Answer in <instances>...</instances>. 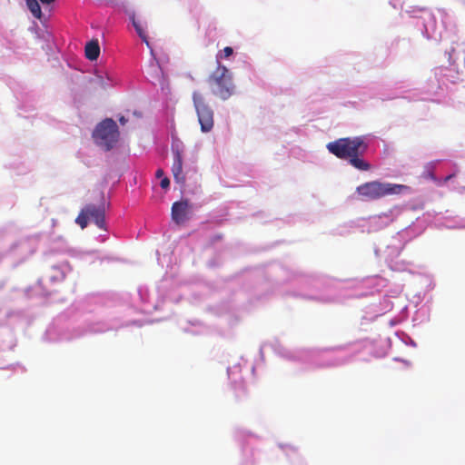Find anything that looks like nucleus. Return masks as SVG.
<instances>
[{
	"label": "nucleus",
	"instance_id": "nucleus-1",
	"mask_svg": "<svg viewBox=\"0 0 465 465\" xmlns=\"http://www.w3.org/2000/svg\"><path fill=\"white\" fill-rule=\"evenodd\" d=\"M368 148L367 143L361 136L340 138L327 144V149L336 157L349 160V163L356 169L368 171L371 165L361 156Z\"/></svg>",
	"mask_w": 465,
	"mask_h": 465
},
{
	"label": "nucleus",
	"instance_id": "nucleus-2",
	"mask_svg": "<svg viewBox=\"0 0 465 465\" xmlns=\"http://www.w3.org/2000/svg\"><path fill=\"white\" fill-rule=\"evenodd\" d=\"M207 82L212 93L222 100H227L234 94L235 85L232 74L221 63H218L215 70L209 75Z\"/></svg>",
	"mask_w": 465,
	"mask_h": 465
},
{
	"label": "nucleus",
	"instance_id": "nucleus-3",
	"mask_svg": "<svg viewBox=\"0 0 465 465\" xmlns=\"http://www.w3.org/2000/svg\"><path fill=\"white\" fill-rule=\"evenodd\" d=\"M408 187L402 184L372 181L362 183L356 188L358 194L365 200H377L387 195L400 194Z\"/></svg>",
	"mask_w": 465,
	"mask_h": 465
},
{
	"label": "nucleus",
	"instance_id": "nucleus-4",
	"mask_svg": "<svg viewBox=\"0 0 465 465\" xmlns=\"http://www.w3.org/2000/svg\"><path fill=\"white\" fill-rule=\"evenodd\" d=\"M119 131L113 119H105L99 123L93 132L94 143L104 151H110L117 143Z\"/></svg>",
	"mask_w": 465,
	"mask_h": 465
},
{
	"label": "nucleus",
	"instance_id": "nucleus-5",
	"mask_svg": "<svg viewBox=\"0 0 465 465\" xmlns=\"http://www.w3.org/2000/svg\"><path fill=\"white\" fill-rule=\"evenodd\" d=\"M193 102L197 113L202 132H210L213 129L214 123L213 109L206 103L203 95L197 91L193 93Z\"/></svg>",
	"mask_w": 465,
	"mask_h": 465
},
{
	"label": "nucleus",
	"instance_id": "nucleus-6",
	"mask_svg": "<svg viewBox=\"0 0 465 465\" xmlns=\"http://www.w3.org/2000/svg\"><path fill=\"white\" fill-rule=\"evenodd\" d=\"M92 220L100 229H105V212L104 206L86 204L75 219V223L84 229Z\"/></svg>",
	"mask_w": 465,
	"mask_h": 465
},
{
	"label": "nucleus",
	"instance_id": "nucleus-7",
	"mask_svg": "<svg viewBox=\"0 0 465 465\" xmlns=\"http://www.w3.org/2000/svg\"><path fill=\"white\" fill-rule=\"evenodd\" d=\"M190 205L187 200L175 202L172 205V220L178 225L189 220Z\"/></svg>",
	"mask_w": 465,
	"mask_h": 465
},
{
	"label": "nucleus",
	"instance_id": "nucleus-8",
	"mask_svg": "<svg viewBox=\"0 0 465 465\" xmlns=\"http://www.w3.org/2000/svg\"><path fill=\"white\" fill-rule=\"evenodd\" d=\"M172 173L176 183L183 184L185 176L183 173V157L179 150L173 151V163L172 165Z\"/></svg>",
	"mask_w": 465,
	"mask_h": 465
},
{
	"label": "nucleus",
	"instance_id": "nucleus-9",
	"mask_svg": "<svg viewBox=\"0 0 465 465\" xmlns=\"http://www.w3.org/2000/svg\"><path fill=\"white\" fill-rule=\"evenodd\" d=\"M85 56L90 61H95L100 54V46L97 40H92L85 45Z\"/></svg>",
	"mask_w": 465,
	"mask_h": 465
},
{
	"label": "nucleus",
	"instance_id": "nucleus-10",
	"mask_svg": "<svg viewBox=\"0 0 465 465\" xmlns=\"http://www.w3.org/2000/svg\"><path fill=\"white\" fill-rule=\"evenodd\" d=\"M26 5L32 15L35 17L40 19L42 17V11L40 5L37 0H25Z\"/></svg>",
	"mask_w": 465,
	"mask_h": 465
},
{
	"label": "nucleus",
	"instance_id": "nucleus-11",
	"mask_svg": "<svg viewBox=\"0 0 465 465\" xmlns=\"http://www.w3.org/2000/svg\"><path fill=\"white\" fill-rule=\"evenodd\" d=\"M132 21H133V25L134 26L138 35L149 46L147 35H146L143 26L141 25V24L139 22L135 21L134 16L132 17Z\"/></svg>",
	"mask_w": 465,
	"mask_h": 465
},
{
	"label": "nucleus",
	"instance_id": "nucleus-12",
	"mask_svg": "<svg viewBox=\"0 0 465 465\" xmlns=\"http://www.w3.org/2000/svg\"><path fill=\"white\" fill-rule=\"evenodd\" d=\"M233 54V49L230 46L224 47L222 51L218 52L216 54L217 64L221 63L222 59H226L230 57Z\"/></svg>",
	"mask_w": 465,
	"mask_h": 465
},
{
	"label": "nucleus",
	"instance_id": "nucleus-13",
	"mask_svg": "<svg viewBox=\"0 0 465 465\" xmlns=\"http://www.w3.org/2000/svg\"><path fill=\"white\" fill-rule=\"evenodd\" d=\"M150 67H151V70L155 74V77L159 78L160 73H161V69H160V66H159L158 63L152 64L150 65Z\"/></svg>",
	"mask_w": 465,
	"mask_h": 465
},
{
	"label": "nucleus",
	"instance_id": "nucleus-14",
	"mask_svg": "<svg viewBox=\"0 0 465 465\" xmlns=\"http://www.w3.org/2000/svg\"><path fill=\"white\" fill-rule=\"evenodd\" d=\"M160 185L163 189H167L170 185V180L167 177H164L162 179Z\"/></svg>",
	"mask_w": 465,
	"mask_h": 465
},
{
	"label": "nucleus",
	"instance_id": "nucleus-15",
	"mask_svg": "<svg viewBox=\"0 0 465 465\" xmlns=\"http://www.w3.org/2000/svg\"><path fill=\"white\" fill-rule=\"evenodd\" d=\"M156 177L160 178L163 175V171L162 169H158L155 173Z\"/></svg>",
	"mask_w": 465,
	"mask_h": 465
},
{
	"label": "nucleus",
	"instance_id": "nucleus-16",
	"mask_svg": "<svg viewBox=\"0 0 465 465\" xmlns=\"http://www.w3.org/2000/svg\"><path fill=\"white\" fill-rule=\"evenodd\" d=\"M239 389L245 394L247 392L246 388L242 384H239Z\"/></svg>",
	"mask_w": 465,
	"mask_h": 465
},
{
	"label": "nucleus",
	"instance_id": "nucleus-17",
	"mask_svg": "<svg viewBox=\"0 0 465 465\" xmlns=\"http://www.w3.org/2000/svg\"><path fill=\"white\" fill-rule=\"evenodd\" d=\"M454 177V174H450L448 176H446L444 178V182L447 183L448 181H450V179H452Z\"/></svg>",
	"mask_w": 465,
	"mask_h": 465
},
{
	"label": "nucleus",
	"instance_id": "nucleus-18",
	"mask_svg": "<svg viewBox=\"0 0 465 465\" xmlns=\"http://www.w3.org/2000/svg\"><path fill=\"white\" fill-rule=\"evenodd\" d=\"M119 122H120L122 124H124L127 122V120H126L124 116H122V117H120V118H119Z\"/></svg>",
	"mask_w": 465,
	"mask_h": 465
},
{
	"label": "nucleus",
	"instance_id": "nucleus-19",
	"mask_svg": "<svg viewBox=\"0 0 465 465\" xmlns=\"http://www.w3.org/2000/svg\"><path fill=\"white\" fill-rule=\"evenodd\" d=\"M215 239H216V240H221V239H222V235H217V236H215Z\"/></svg>",
	"mask_w": 465,
	"mask_h": 465
}]
</instances>
